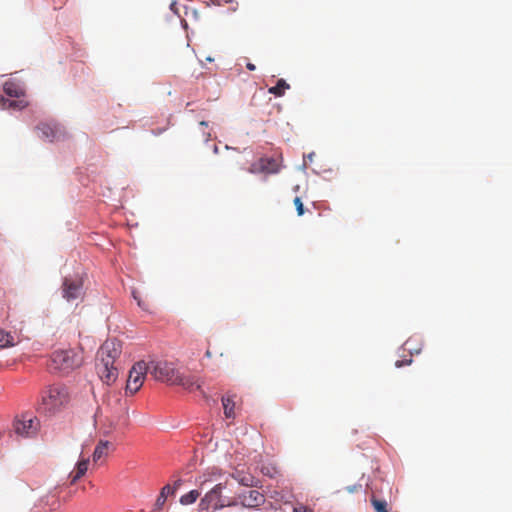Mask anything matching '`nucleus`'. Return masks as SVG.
<instances>
[{
	"mask_svg": "<svg viewBox=\"0 0 512 512\" xmlns=\"http://www.w3.org/2000/svg\"><path fill=\"white\" fill-rule=\"evenodd\" d=\"M69 401L68 388L62 384H53L42 390L38 410L45 415H54L61 411Z\"/></svg>",
	"mask_w": 512,
	"mask_h": 512,
	"instance_id": "1",
	"label": "nucleus"
},
{
	"mask_svg": "<svg viewBox=\"0 0 512 512\" xmlns=\"http://www.w3.org/2000/svg\"><path fill=\"white\" fill-rule=\"evenodd\" d=\"M83 363L82 352L73 349H58L55 350L50 356L49 368L61 374H68L76 368H79Z\"/></svg>",
	"mask_w": 512,
	"mask_h": 512,
	"instance_id": "2",
	"label": "nucleus"
},
{
	"mask_svg": "<svg viewBox=\"0 0 512 512\" xmlns=\"http://www.w3.org/2000/svg\"><path fill=\"white\" fill-rule=\"evenodd\" d=\"M151 377L159 382L175 385L180 373L173 362L166 360H151L148 362Z\"/></svg>",
	"mask_w": 512,
	"mask_h": 512,
	"instance_id": "3",
	"label": "nucleus"
},
{
	"mask_svg": "<svg viewBox=\"0 0 512 512\" xmlns=\"http://www.w3.org/2000/svg\"><path fill=\"white\" fill-rule=\"evenodd\" d=\"M3 90L8 96L17 98V100H8L0 96V105L3 108L23 109L28 105V102L24 99L25 89L20 83L12 80L6 81Z\"/></svg>",
	"mask_w": 512,
	"mask_h": 512,
	"instance_id": "4",
	"label": "nucleus"
},
{
	"mask_svg": "<svg viewBox=\"0 0 512 512\" xmlns=\"http://www.w3.org/2000/svg\"><path fill=\"white\" fill-rule=\"evenodd\" d=\"M224 488L225 486L222 483H219L215 485L210 491H208L199 503L200 510H217L225 506H230L232 504L231 501L228 498L222 496V491Z\"/></svg>",
	"mask_w": 512,
	"mask_h": 512,
	"instance_id": "5",
	"label": "nucleus"
},
{
	"mask_svg": "<svg viewBox=\"0 0 512 512\" xmlns=\"http://www.w3.org/2000/svg\"><path fill=\"white\" fill-rule=\"evenodd\" d=\"M147 374H150L149 363L145 361L136 362L129 371L126 393L133 395L138 392Z\"/></svg>",
	"mask_w": 512,
	"mask_h": 512,
	"instance_id": "6",
	"label": "nucleus"
},
{
	"mask_svg": "<svg viewBox=\"0 0 512 512\" xmlns=\"http://www.w3.org/2000/svg\"><path fill=\"white\" fill-rule=\"evenodd\" d=\"M83 280L76 277H65L62 283V296L68 302L82 298Z\"/></svg>",
	"mask_w": 512,
	"mask_h": 512,
	"instance_id": "7",
	"label": "nucleus"
},
{
	"mask_svg": "<svg viewBox=\"0 0 512 512\" xmlns=\"http://www.w3.org/2000/svg\"><path fill=\"white\" fill-rule=\"evenodd\" d=\"M122 352V345L116 339L106 340L98 351V360L109 361L110 363L116 362Z\"/></svg>",
	"mask_w": 512,
	"mask_h": 512,
	"instance_id": "8",
	"label": "nucleus"
},
{
	"mask_svg": "<svg viewBox=\"0 0 512 512\" xmlns=\"http://www.w3.org/2000/svg\"><path fill=\"white\" fill-rule=\"evenodd\" d=\"M14 431L22 437H31L38 430V421L34 418L23 416L21 419L14 421Z\"/></svg>",
	"mask_w": 512,
	"mask_h": 512,
	"instance_id": "9",
	"label": "nucleus"
},
{
	"mask_svg": "<svg viewBox=\"0 0 512 512\" xmlns=\"http://www.w3.org/2000/svg\"><path fill=\"white\" fill-rule=\"evenodd\" d=\"M96 370L100 379L107 385L113 383L118 377L117 367L114 363H110L109 361L98 360Z\"/></svg>",
	"mask_w": 512,
	"mask_h": 512,
	"instance_id": "10",
	"label": "nucleus"
},
{
	"mask_svg": "<svg viewBox=\"0 0 512 512\" xmlns=\"http://www.w3.org/2000/svg\"><path fill=\"white\" fill-rule=\"evenodd\" d=\"M36 130L38 132V137L43 140L52 142L58 140L60 137V129L57 125L41 123L36 127Z\"/></svg>",
	"mask_w": 512,
	"mask_h": 512,
	"instance_id": "11",
	"label": "nucleus"
},
{
	"mask_svg": "<svg viewBox=\"0 0 512 512\" xmlns=\"http://www.w3.org/2000/svg\"><path fill=\"white\" fill-rule=\"evenodd\" d=\"M21 342L20 333L0 329V349H7L18 345Z\"/></svg>",
	"mask_w": 512,
	"mask_h": 512,
	"instance_id": "12",
	"label": "nucleus"
},
{
	"mask_svg": "<svg viewBox=\"0 0 512 512\" xmlns=\"http://www.w3.org/2000/svg\"><path fill=\"white\" fill-rule=\"evenodd\" d=\"M241 503L245 507H257L264 502V496L258 490H248L241 494Z\"/></svg>",
	"mask_w": 512,
	"mask_h": 512,
	"instance_id": "13",
	"label": "nucleus"
},
{
	"mask_svg": "<svg viewBox=\"0 0 512 512\" xmlns=\"http://www.w3.org/2000/svg\"><path fill=\"white\" fill-rule=\"evenodd\" d=\"M175 385H180L184 389L189 390V391L198 390L201 388V383H200L199 378H197L196 376H192V375H182L181 373H179L178 379L175 382Z\"/></svg>",
	"mask_w": 512,
	"mask_h": 512,
	"instance_id": "14",
	"label": "nucleus"
},
{
	"mask_svg": "<svg viewBox=\"0 0 512 512\" xmlns=\"http://www.w3.org/2000/svg\"><path fill=\"white\" fill-rule=\"evenodd\" d=\"M88 464V459H82L77 462L75 471L70 474L71 484L76 483L82 476L85 475L88 470Z\"/></svg>",
	"mask_w": 512,
	"mask_h": 512,
	"instance_id": "15",
	"label": "nucleus"
},
{
	"mask_svg": "<svg viewBox=\"0 0 512 512\" xmlns=\"http://www.w3.org/2000/svg\"><path fill=\"white\" fill-rule=\"evenodd\" d=\"M235 395L227 394L222 397V405L224 409V414L226 418H234V408H235V401H234Z\"/></svg>",
	"mask_w": 512,
	"mask_h": 512,
	"instance_id": "16",
	"label": "nucleus"
},
{
	"mask_svg": "<svg viewBox=\"0 0 512 512\" xmlns=\"http://www.w3.org/2000/svg\"><path fill=\"white\" fill-rule=\"evenodd\" d=\"M109 447H110L109 441H104V440L99 441L95 447L94 452H93V461L98 462L103 457H106L108 455Z\"/></svg>",
	"mask_w": 512,
	"mask_h": 512,
	"instance_id": "17",
	"label": "nucleus"
},
{
	"mask_svg": "<svg viewBox=\"0 0 512 512\" xmlns=\"http://www.w3.org/2000/svg\"><path fill=\"white\" fill-rule=\"evenodd\" d=\"M289 88H290V85L284 79H279L275 86L270 87L268 89V92L270 94L275 95L276 97H281L285 94V91L288 90Z\"/></svg>",
	"mask_w": 512,
	"mask_h": 512,
	"instance_id": "18",
	"label": "nucleus"
},
{
	"mask_svg": "<svg viewBox=\"0 0 512 512\" xmlns=\"http://www.w3.org/2000/svg\"><path fill=\"white\" fill-rule=\"evenodd\" d=\"M371 504L376 512H390L387 501L379 499L375 495L371 497Z\"/></svg>",
	"mask_w": 512,
	"mask_h": 512,
	"instance_id": "19",
	"label": "nucleus"
},
{
	"mask_svg": "<svg viewBox=\"0 0 512 512\" xmlns=\"http://www.w3.org/2000/svg\"><path fill=\"white\" fill-rule=\"evenodd\" d=\"M200 496V491L191 490L188 493L184 494L180 498V503L182 505H190L194 503Z\"/></svg>",
	"mask_w": 512,
	"mask_h": 512,
	"instance_id": "20",
	"label": "nucleus"
},
{
	"mask_svg": "<svg viewBox=\"0 0 512 512\" xmlns=\"http://www.w3.org/2000/svg\"><path fill=\"white\" fill-rule=\"evenodd\" d=\"M263 161L265 163H263L264 165V168H265V173L266 174H272V173H277L278 170H279V165L277 163V161L273 158H263Z\"/></svg>",
	"mask_w": 512,
	"mask_h": 512,
	"instance_id": "21",
	"label": "nucleus"
},
{
	"mask_svg": "<svg viewBox=\"0 0 512 512\" xmlns=\"http://www.w3.org/2000/svg\"><path fill=\"white\" fill-rule=\"evenodd\" d=\"M172 494H174V489H172V487L169 484L165 485L161 489L160 495L158 496V498L156 500V505L162 506L165 503L168 495H172Z\"/></svg>",
	"mask_w": 512,
	"mask_h": 512,
	"instance_id": "22",
	"label": "nucleus"
},
{
	"mask_svg": "<svg viewBox=\"0 0 512 512\" xmlns=\"http://www.w3.org/2000/svg\"><path fill=\"white\" fill-rule=\"evenodd\" d=\"M263 158H260L257 162L251 164L248 171L252 174L265 173Z\"/></svg>",
	"mask_w": 512,
	"mask_h": 512,
	"instance_id": "23",
	"label": "nucleus"
},
{
	"mask_svg": "<svg viewBox=\"0 0 512 512\" xmlns=\"http://www.w3.org/2000/svg\"><path fill=\"white\" fill-rule=\"evenodd\" d=\"M294 205L296 207L298 216H302L304 214V205L300 197H296L294 199Z\"/></svg>",
	"mask_w": 512,
	"mask_h": 512,
	"instance_id": "24",
	"label": "nucleus"
},
{
	"mask_svg": "<svg viewBox=\"0 0 512 512\" xmlns=\"http://www.w3.org/2000/svg\"><path fill=\"white\" fill-rule=\"evenodd\" d=\"M411 362H412V359H408V360H405V361H399L398 360V361L395 362V366L399 368V367H402L403 365H409V364H411Z\"/></svg>",
	"mask_w": 512,
	"mask_h": 512,
	"instance_id": "25",
	"label": "nucleus"
},
{
	"mask_svg": "<svg viewBox=\"0 0 512 512\" xmlns=\"http://www.w3.org/2000/svg\"><path fill=\"white\" fill-rule=\"evenodd\" d=\"M293 512H312V511L305 506H299V507H295Z\"/></svg>",
	"mask_w": 512,
	"mask_h": 512,
	"instance_id": "26",
	"label": "nucleus"
},
{
	"mask_svg": "<svg viewBox=\"0 0 512 512\" xmlns=\"http://www.w3.org/2000/svg\"><path fill=\"white\" fill-rule=\"evenodd\" d=\"M360 488H361V485H353V486L347 487V490H348V492L353 493L355 491H358V489H360Z\"/></svg>",
	"mask_w": 512,
	"mask_h": 512,
	"instance_id": "27",
	"label": "nucleus"
},
{
	"mask_svg": "<svg viewBox=\"0 0 512 512\" xmlns=\"http://www.w3.org/2000/svg\"><path fill=\"white\" fill-rule=\"evenodd\" d=\"M181 484H182L181 479H178L174 482V487H172V489H174V492L181 486Z\"/></svg>",
	"mask_w": 512,
	"mask_h": 512,
	"instance_id": "28",
	"label": "nucleus"
},
{
	"mask_svg": "<svg viewBox=\"0 0 512 512\" xmlns=\"http://www.w3.org/2000/svg\"><path fill=\"white\" fill-rule=\"evenodd\" d=\"M246 67L250 71H254L256 69L255 65L252 63H247Z\"/></svg>",
	"mask_w": 512,
	"mask_h": 512,
	"instance_id": "29",
	"label": "nucleus"
},
{
	"mask_svg": "<svg viewBox=\"0 0 512 512\" xmlns=\"http://www.w3.org/2000/svg\"><path fill=\"white\" fill-rule=\"evenodd\" d=\"M205 356L207 358H211L212 357V353H211V351L209 349L206 350Z\"/></svg>",
	"mask_w": 512,
	"mask_h": 512,
	"instance_id": "30",
	"label": "nucleus"
},
{
	"mask_svg": "<svg viewBox=\"0 0 512 512\" xmlns=\"http://www.w3.org/2000/svg\"><path fill=\"white\" fill-rule=\"evenodd\" d=\"M200 125L206 127L207 123L205 121H202V122H200Z\"/></svg>",
	"mask_w": 512,
	"mask_h": 512,
	"instance_id": "31",
	"label": "nucleus"
},
{
	"mask_svg": "<svg viewBox=\"0 0 512 512\" xmlns=\"http://www.w3.org/2000/svg\"><path fill=\"white\" fill-rule=\"evenodd\" d=\"M214 152L218 153V147L217 146H214Z\"/></svg>",
	"mask_w": 512,
	"mask_h": 512,
	"instance_id": "32",
	"label": "nucleus"
},
{
	"mask_svg": "<svg viewBox=\"0 0 512 512\" xmlns=\"http://www.w3.org/2000/svg\"><path fill=\"white\" fill-rule=\"evenodd\" d=\"M209 136H210V134L207 135V137L205 138V141H208Z\"/></svg>",
	"mask_w": 512,
	"mask_h": 512,
	"instance_id": "33",
	"label": "nucleus"
}]
</instances>
